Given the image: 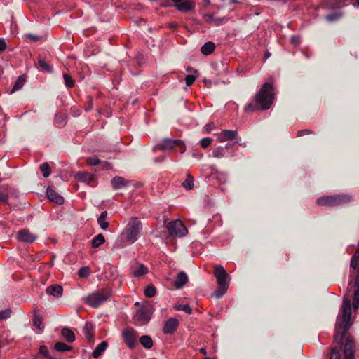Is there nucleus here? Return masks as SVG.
<instances>
[{"instance_id": "1", "label": "nucleus", "mask_w": 359, "mask_h": 359, "mask_svg": "<svg viewBox=\"0 0 359 359\" xmlns=\"http://www.w3.org/2000/svg\"><path fill=\"white\" fill-rule=\"evenodd\" d=\"M351 304L349 299L345 298L342 304L341 314L337 316L335 328L334 341L340 345L341 348L346 344L347 339H352L347 336L348 331L352 325L351 320Z\"/></svg>"}, {"instance_id": "2", "label": "nucleus", "mask_w": 359, "mask_h": 359, "mask_svg": "<svg viewBox=\"0 0 359 359\" xmlns=\"http://www.w3.org/2000/svg\"><path fill=\"white\" fill-rule=\"evenodd\" d=\"M274 93L272 84L265 83L259 93L255 97V100L245 107V112H252L257 110H266L273 102Z\"/></svg>"}, {"instance_id": "3", "label": "nucleus", "mask_w": 359, "mask_h": 359, "mask_svg": "<svg viewBox=\"0 0 359 359\" xmlns=\"http://www.w3.org/2000/svg\"><path fill=\"white\" fill-rule=\"evenodd\" d=\"M142 230L140 220L135 217H131L122 231L116 243L118 248H124L135 243L140 237Z\"/></svg>"}, {"instance_id": "4", "label": "nucleus", "mask_w": 359, "mask_h": 359, "mask_svg": "<svg viewBox=\"0 0 359 359\" xmlns=\"http://www.w3.org/2000/svg\"><path fill=\"white\" fill-rule=\"evenodd\" d=\"M214 275L216 278L218 287L215 290L214 295L216 298H221L227 291L229 283L227 282L228 274L222 265L215 266Z\"/></svg>"}, {"instance_id": "5", "label": "nucleus", "mask_w": 359, "mask_h": 359, "mask_svg": "<svg viewBox=\"0 0 359 359\" xmlns=\"http://www.w3.org/2000/svg\"><path fill=\"white\" fill-rule=\"evenodd\" d=\"M137 311L134 316V320L140 325L147 323L151 319L154 311L153 305L150 302H136Z\"/></svg>"}, {"instance_id": "6", "label": "nucleus", "mask_w": 359, "mask_h": 359, "mask_svg": "<svg viewBox=\"0 0 359 359\" xmlns=\"http://www.w3.org/2000/svg\"><path fill=\"white\" fill-rule=\"evenodd\" d=\"M110 296L111 293L109 291L102 290L90 294L83 299V302L93 308H97Z\"/></svg>"}, {"instance_id": "7", "label": "nucleus", "mask_w": 359, "mask_h": 359, "mask_svg": "<svg viewBox=\"0 0 359 359\" xmlns=\"http://www.w3.org/2000/svg\"><path fill=\"white\" fill-rule=\"evenodd\" d=\"M351 198L346 195L327 196L319 198L317 203L321 206H337L350 201Z\"/></svg>"}, {"instance_id": "8", "label": "nucleus", "mask_w": 359, "mask_h": 359, "mask_svg": "<svg viewBox=\"0 0 359 359\" xmlns=\"http://www.w3.org/2000/svg\"><path fill=\"white\" fill-rule=\"evenodd\" d=\"M180 147V152L184 153L186 147L184 143L178 139L172 140L170 138L163 139L160 143L157 144L155 148H158L162 151L170 150L175 147Z\"/></svg>"}, {"instance_id": "9", "label": "nucleus", "mask_w": 359, "mask_h": 359, "mask_svg": "<svg viewBox=\"0 0 359 359\" xmlns=\"http://www.w3.org/2000/svg\"><path fill=\"white\" fill-rule=\"evenodd\" d=\"M167 229L171 235H175L180 238L188 233L187 229L179 219L170 222L167 225Z\"/></svg>"}, {"instance_id": "10", "label": "nucleus", "mask_w": 359, "mask_h": 359, "mask_svg": "<svg viewBox=\"0 0 359 359\" xmlns=\"http://www.w3.org/2000/svg\"><path fill=\"white\" fill-rule=\"evenodd\" d=\"M122 335L124 341L128 345V346L130 348H134L136 345L137 339L138 337L137 332L131 327H127L123 330Z\"/></svg>"}, {"instance_id": "11", "label": "nucleus", "mask_w": 359, "mask_h": 359, "mask_svg": "<svg viewBox=\"0 0 359 359\" xmlns=\"http://www.w3.org/2000/svg\"><path fill=\"white\" fill-rule=\"evenodd\" d=\"M17 238L20 241L31 243L37 238V236L32 233L29 230L25 229L18 232Z\"/></svg>"}, {"instance_id": "12", "label": "nucleus", "mask_w": 359, "mask_h": 359, "mask_svg": "<svg viewBox=\"0 0 359 359\" xmlns=\"http://www.w3.org/2000/svg\"><path fill=\"white\" fill-rule=\"evenodd\" d=\"M175 7L182 12H187L194 9L195 4L189 0H172Z\"/></svg>"}, {"instance_id": "13", "label": "nucleus", "mask_w": 359, "mask_h": 359, "mask_svg": "<svg viewBox=\"0 0 359 359\" xmlns=\"http://www.w3.org/2000/svg\"><path fill=\"white\" fill-rule=\"evenodd\" d=\"M354 347V343L353 340L347 339L346 344L342 347V350L344 355L345 359H354V354L353 348Z\"/></svg>"}, {"instance_id": "14", "label": "nucleus", "mask_w": 359, "mask_h": 359, "mask_svg": "<svg viewBox=\"0 0 359 359\" xmlns=\"http://www.w3.org/2000/svg\"><path fill=\"white\" fill-rule=\"evenodd\" d=\"M237 137V132L236 130H223L219 137L217 138L219 142H224L228 140H233Z\"/></svg>"}, {"instance_id": "15", "label": "nucleus", "mask_w": 359, "mask_h": 359, "mask_svg": "<svg viewBox=\"0 0 359 359\" xmlns=\"http://www.w3.org/2000/svg\"><path fill=\"white\" fill-rule=\"evenodd\" d=\"M46 194H47L48 199L52 202H55L60 205H61L64 203L63 197L61 196L60 194H58L51 187H48L47 191H46Z\"/></svg>"}, {"instance_id": "16", "label": "nucleus", "mask_w": 359, "mask_h": 359, "mask_svg": "<svg viewBox=\"0 0 359 359\" xmlns=\"http://www.w3.org/2000/svg\"><path fill=\"white\" fill-rule=\"evenodd\" d=\"M179 321L176 318H170L165 322L163 332L166 334H172L177 328Z\"/></svg>"}, {"instance_id": "17", "label": "nucleus", "mask_w": 359, "mask_h": 359, "mask_svg": "<svg viewBox=\"0 0 359 359\" xmlns=\"http://www.w3.org/2000/svg\"><path fill=\"white\" fill-rule=\"evenodd\" d=\"M148 273V269L142 264H138L133 268V274L135 277L140 278Z\"/></svg>"}, {"instance_id": "18", "label": "nucleus", "mask_w": 359, "mask_h": 359, "mask_svg": "<svg viewBox=\"0 0 359 359\" xmlns=\"http://www.w3.org/2000/svg\"><path fill=\"white\" fill-rule=\"evenodd\" d=\"M46 292L55 297H60L62 294V287L59 285H52L47 287Z\"/></svg>"}, {"instance_id": "19", "label": "nucleus", "mask_w": 359, "mask_h": 359, "mask_svg": "<svg viewBox=\"0 0 359 359\" xmlns=\"http://www.w3.org/2000/svg\"><path fill=\"white\" fill-rule=\"evenodd\" d=\"M188 277L184 272H180L178 273L176 280L175 281V287L177 289L182 287L187 282Z\"/></svg>"}, {"instance_id": "20", "label": "nucleus", "mask_w": 359, "mask_h": 359, "mask_svg": "<svg viewBox=\"0 0 359 359\" xmlns=\"http://www.w3.org/2000/svg\"><path fill=\"white\" fill-rule=\"evenodd\" d=\"M61 334L65 340L68 342L72 343L75 340L74 333L72 330L68 327H64L61 330Z\"/></svg>"}, {"instance_id": "21", "label": "nucleus", "mask_w": 359, "mask_h": 359, "mask_svg": "<svg viewBox=\"0 0 359 359\" xmlns=\"http://www.w3.org/2000/svg\"><path fill=\"white\" fill-rule=\"evenodd\" d=\"M83 333L85 337L87 339L88 341H90L93 339V326L91 323H86L83 327Z\"/></svg>"}, {"instance_id": "22", "label": "nucleus", "mask_w": 359, "mask_h": 359, "mask_svg": "<svg viewBox=\"0 0 359 359\" xmlns=\"http://www.w3.org/2000/svg\"><path fill=\"white\" fill-rule=\"evenodd\" d=\"M215 48V45L212 41L206 42L201 48V53L205 55L211 54Z\"/></svg>"}, {"instance_id": "23", "label": "nucleus", "mask_w": 359, "mask_h": 359, "mask_svg": "<svg viewBox=\"0 0 359 359\" xmlns=\"http://www.w3.org/2000/svg\"><path fill=\"white\" fill-rule=\"evenodd\" d=\"M111 186L115 189H121L126 186V182L121 177H115L111 180Z\"/></svg>"}, {"instance_id": "24", "label": "nucleus", "mask_w": 359, "mask_h": 359, "mask_svg": "<svg viewBox=\"0 0 359 359\" xmlns=\"http://www.w3.org/2000/svg\"><path fill=\"white\" fill-rule=\"evenodd\" d=\"M108 344L106 341H102L97 346L93 352V356L94 358H98L100 356L104 351L106 350Z\"/></svg>"}, {"instance_id": "25", "label": "nucleus", "mask_w": 359, "mask_h": 359, "mask_svg": "<svg viewBox=\"0 0 359 359\" xmlns=\"http://www.w3.org/2000/svg\"><path fill=\"white\" fill-rule=\"evenodd\" d=\"M107 212L103 211L97 219V222L102 230H106L109 226V222L106 221Z\"/></svg>"}, {"instance_id": "26", "label": "nucleus", "mask_w": 359, "mask_h": 359, "mask_svg": "<svg viewBox=\"0 0 359 359\" xmlns=\"http://www.w3.org/2000/svg\"><path fill=\"white\" fill-rule=\"evenodd\" d=\"M140 344L147 349H149L153 346V340L149 335H143L140 338Z\"/></svg>"}, {"instance_id": "27", "label": "nucleus", "mask_w": 359, "mask_h": 359, "mask_svg": "<svg viewBox=\"0 0 359 359\" xmlns=\"http://www.w3.org/2000/svg\"><path fill=\"white\" fill-rule=\"evenodd\" d=\"M212 156L216 158H222L225 157L226 151L224 147L219 146L216 147L212 151Z\"/></svg>"}, {"instance_id": "28", "label": "nucleus", "mask_w": 359, "mask_h": 359, "mask_svg": "<svg viewBox=\"0 0 359 359\" xmlns=\"http://www.w3.org/2000/svg\"><path fill=\"white\" fill-rule=\"evenodd\" d=\"M33 324L34 327L39 329V332H42L43 330V325H42V318L40 315L35 313L33 318Z\"/></svg>"}, {"instance_id": "29", "label": "nucleus", "mask_w": 359, "mask_h": 359, "mask_svg": "<svg viewBox=\"0 0 359 359\" xmlns=\"http://www.w3.org/2000/svg\"><path fill=\"white\" fill-rule=\"evenodd\" d=\"M25 81H26L25 76H19L14 84V86L12 89V93L21 89L22 88V86H24Z\"/></svg>"}, {"instance_id": "30", "label": "nucleus", "mask_w": 359, "mask_h": 359, "mask_svg": "<svg viewBox=\"0 0 359 359\" xmlns=\"http://www.w3.org/2000/svg\"><path fill=\"white\" fill-rule=\"evenodd\" d=\"M355 286L357 287V290L354 294V299L353 302V307L357 309L359 306V280H355L354 282Z\"/></svg>"}, {"instance_id": "31", "label": "nucleus", "mask_w": 359, "mask_h": 359, "mask_svg": "<svg viewBox=\"0 0 359 359\" xmlns=\"http://www.w3.org/2000/svg\"><path fill=\"white\" fill-rule=\"evenodd\" d=\"M104 238L102 234L100 233L97 235L92 240V246L93 248H97L100 245H101L104 242Z\"/></svg>"}, {"instance_id": "32", "label": "nucleus", "mask_w": 359, "mask_h": 359, "mask_svg": "<svg viewBox=\"0 0 359 359\" xmlns=\"http://www.w3.org/2000/svg\"><path fill=\"white\" fill-rule=\"evenodd\" d=\"M8 198V187H0V202L6 203Z\"/></svg>"}, {"instance_id": "33", "label": "nucleus", "mask_w": 359, "mask_h": 359, "mask_svg": "<svg viewBox=\"0 0 359 359\" xmlns=\"http://www.w3.org/2000/svg\"><path fill=\"white\" fill-rule=\"evenodd\" d=\"M182 187L187 190H191L194 187V178L190 175H187V178L182 182Z\"/></svg>"}, {"instance_id": "34", "label": "nucleus", "mask_w": 359, "mask_h": 359, "mask_svg": "<svg viewBox=\"0 0 359 359\" xmlns=\"http://www.w3.org/2000/svg\"><path fill=\"white\" fill-rule=\"evenodd\" d=\"M55 349L57 351H67L71 349V346L67 345L63 342H57L55 344Z\"/></svg>"}, {"instance_id": "35", "label": "nucleus", "mask_w": 359, "mask_h": 359, "mask_svg": "<svg viewBox=\"0 0 359 359\" xmlns=\"http://www.w3.org/2000/svg\"><path fill=\"white\" fill-rule=\"evenodd\" d=\"M40 170L43 172L44 177H48L50 175V168L47 163H43L40 165Z\"/></svg>"}, {"instance_id": "36", "label": "nucleus", "mask_w": 359, "mask_h": 359, "mask_svg": "<svg viewBox=\"0 0 359 359\" xmlns=\"http://www.w3.org/2000/svg\"><path fill=\"white\" fill-rule=\"evenodd\" d=\"M156 290L154 286L149 285L144 290V294L147 297H153L156 294Z\"/></svg>"}, {"instance_id": "37", "label": "nucleus", "mask_w": 359, "mask_h": 359, "mask_svg": "<svg viewBox=\"0 0 359 359\" xmlns=\"http://www.w3.org/2000/svg\"><path fill=\"white\" fill-rule=\"evenodd\" d=\"M175 309L177 311H183L188 314L191 313V309L188 304H179L175 306Z\"/></svg>"}, {"instance_id": "38", "label": "nucleus", "mask_w": 359, "mask_h": 359, "mask_svg": "<svg viewBox=\"0 0 359 359\" xmlns=\"http://www.w3.org/2000/svg\"><path fill=\"white\" fill-rule=\"evenodd\" d=\"M351 267L355 271V280H359V264L358 263V260H354L351 259Z\"/></svg>"}, {"instance_id": "39", "label": "nucleus", "mask_w": 359, "mask_h": 359, "mask_svg": "<svg viewBox=\"0 0 359 359\" xmlns=\"http://www.w3.org/2000/svg\"><path fill=\"white\" fill-rule=\"evenodd\" d=\"M12 311L10 308L0 311V320H6L11 317Z\"/></svg>"}, {"instance_id": "40", "label": "nucleus", "mask_w": 359, "mask_h": 359, "mask_svg": "<svg viewBox=\"0 0 359 359\" xmlns=\"http://www.w3.org/2000/svg\"><path fill=\"white\" fill-rule=\"evenodd\" d=\"M63 78L65 82V85L69 87L72 88L74 86V81L72 79V76L67 74H63Z\"/></svg>"}, {"instance_id": "41", "label": "nucleus", "mask_w": 359, "mask_h": 359, "mask_svg": "<svg viewBox=\"0 0 359 359\" xmlns=\"http://www.w3.org/2000/svg\"><path fill=\"white\" fill-rule=\"evenodd\" d=\"M39 65L43 70H45L48 72L51 71L50 67L46 62L45 60L42 59L39 60Z\"/></svg>"}, {"instance_id": "42", "label": "nucleus", "mask_w": 359, "mask_h": 359, "mask_svg": "<svg viewBox=\"0 0 359 359\" xmlns=\"http://www.w3.org/2000/svg\"><path fill=\"white\" fill-rule=\"evenodd\" d=\"M55 122L60 125H64L66 122L65 116L63 114H56L55 116Z\"/></svg>"}, {"instance_id": "43", "label": "nucleus", "mask_w": 359, "mask_h": 359, "mask_svg": "<svg viewBox=\"0 0 359 359\" xmlns=\"http://www.w3.org/2000/svg\"><path fill=\"white\" fill-rule=\"evenodd\" d=\"M341 13L337 12L330 15H327L326 16V19L327 21L332 22L334 20L339 19L341 17Z\"/></svg>"}, {"instance_id": "44", "label": "nucleus", "mask_w": 359, "mask_h": 359, "mask_svg": "<svg viewBox=\"0 0 359 359\" xmlns=\"http://www.w3.org/2000/svg\"><path fill=\"white\" fill-rule=\"evenodd\" d=\"M212 141V140L210 137L203 138L200 142L201 147L206 148L211 144Z\"/></svg>"}, {"instance_id": "45", "label": "nucleus", "mask_w": 359, "mask_h": 359, "mask_svg": "<svg viewBox=\"0 0 359 359\" xmlns=\"http://www.w3.org/2000/svg\"><path fill=\"white\" fill-rule=\"evenodd\" d=\"M87 163L90 165H97L100 163V161L96 156H93L87 158Z\"/></svg>"}, {"instance_id": "46", "label": "nucleus", "mask_w": 359, "mask_h": 359, "mask_svg": "<svg viewBox=\"0 0 359 359\" xmlns=\"http://www.w3.org/2000/svg\"><path fill=\"white\" fill-rule=\"evenodd\" d=\"M90 274V271L88 267H83L79 271V276L81 278H86Z\"/></svg>"}, {"instance_id": "47", "label": "nucleus", "mask_w": 359, "mask_h": 359, "mask_svg": "<svg viewBox=\"0 0 359 359\" xmlns=\"http://www.w3.org/2000/svg\"><path fill=\"white\" fill-rule=\"evenodd\" d=\"M196 77L194 75L189 74L185 77V82L187 86H190L195 81Z\"/></svg>"}, {"instance_id": "48", "label": "nucleus", "mask_w": 359, "mask_h": 359, "mask_svg": "<svg viewBox=\"0 0 359 359\" xmlns=\"http://www.w3.org/2000/svg\"><path fill=\"white\" fill-rule=\"evenodd\" d=\"M204 18L206 20V21H208V22H212L215 25H218L220 24V20H214L212 15L206 14V15H204Z\"/></svg>"}, {"instance_id": "49", "label": "nucleus", "mask_w": 359, "mask_h": 359, "mask_svg": "<svg viewBox=\"0 0 359 359\" xmlns=\"http://www.w3.org/2000/svg\"><path fill=\"white\" fill-rule=\"evenodd\" d=\"M76 177L82 181H86L90 178V175L88 173H79L76 175Z\"/></svg>"}, {"instance_id": "50", "label": "nucleus", "mask_w": 359, "mask_h": 359, "mask_svg": "<svg viewBox=\"0 0 359 359\" xmlns=\"http://www.w3.org/2000/svg\"><path fill=\"white\" fill-rule=\"evenodd\" d=\"M330 359H341L340 353L338 351L333 349L330 353Z\"/></svg>"}, {"instance_id": "51", "label": "nucleus", "mask_w": 359, "mask_h": 359, "mask_svg": "<svg viewBox=\"0 0 359 359\" xmlns=\"http://www.w3.org/2000/svg\"><path fill=\"white\" fill-rule=\"evenodd\" d=\"M39 353L46 357L48 356V350L45 346H40Z\"/></svg>"}, {"instance_id": "52", "label": "nucleus", "mask_w": 359, "mask_h": 359, "mask_svg": "<svg viewBox=\"0 0 359 359\" xmlns=\"http://www.w3.org/2000/svg\"><path fill=\"white\" fill-rule=\"evenodd\" d=\"M291 42H292V44L297 46V45H298L299 43L300 39L297 36H292L291 37Z\"/></svg>"}, {"instance_id": "53", "label": "nucleus", "mask_w": 359, "mask_h": 359, "mask_svg": "<svg viewBox=\"0 0 359 359\" xmlns=\"http://www.w3.org/2000/svg\"><path fill=\"white\" fill-rule=\"evenodd\" d=\"M26 36L29 39H30V41H36L39 40V36H38L36 35L28 34L26 35Z\"/></svg>"}, {"instance_id": "54", "label": "nucleus", "mask_w": 359, "mask_h": 359, "mask_svg": "<svg viewBox=\"0 0 359 359\" xmlns=\"http://www.w3.org/2000/svg\"><path fill=\"white\" fill-rule=\"evenodd\" d=\"M6 48V43L5 41L2 39H0V52L4 51Z\"/></svg>"}, {"instance_id": "55", "label": "nucleus", "mask_w": 359, "mask_h": 359, "mask_svg": "<svg viewBox=\"0 0 359 359\" xmlns=\"http://www.w3.org/2000/svg\"><path fill=\"white\" fill-rule=\"evenodd\" d=\"M310 133H311V132L309 130H307V129L302 130L298 131L297 136H302L304 135L310 134Z\"/></svg>"}, {"instance_id": "56", "label": "nucleus", "mask_w": 359, "mask_h": 359, "mask_svg": "<svg viewBox=\"0 0 359 359\" xmlns=\"http://www.w3.org/2000/svg\"><path fill=\"white\" fill-rule=\"evenodd\" d=\"M215 128V125L213 123H208L205 126V129L206 132H210Z\"/></svg>"}, {"instance_id": "57", "label": "nucleus", "mask_w": 359, "mask_h": 359, "mask_svg": "<svg viewBox=\"0 0 359 359\" xmlns=\"http://www.w3.org/2000/svg\"><path fill=\"white\" fill-rule=\"evenodd\" d=\"M353 259L354 260H358L359 259V250L358 249L355 254L353 255V257H352Z\"/></svg>"}, {"instance_id": "58", "label": "nucleus", "mask_w": 359, "mask_h": 359, "mask_svg": "<svg viewBox=\"0 0 359 359\" xmlns=\"http://www.w3.org/2000/svg\"><path fill=\"white\" fill-rule=\"evenodd\" d=\"M165 159V156H162L161 158H156L154 160V162L156 163H159V162H161L163 161H164Z\"/></svg>"}, {"instance_id": "59", "label": "nucleus", "mask_w": 359, "mask_h": 359, "mask_svg": "<svg viewBox=\"0 0 359 359\" xmlns=\"http://www.w3.org/2000/svg\"><path fill=\"white\" fill-rule=\"evenodd\" d=\"M200 352H201V353L204 354V355H205V354H206V350H205V348H201L200 349Z\"/></svg>"}, {"instance_id": "60", "label": "nucleus", "mask_w": 359, "mask_h": 359, "mask_svg": "<svg viewBox=\"0 0 359 359\" xmlns=\"http://www.w3.org/2000/svg\"><path fill=\"white\" fill-rule=\"evenodd\" d=\"M231 146H232V144L229 143V144H226V146L224 148H225V150H226V149L230 148Z\"/></svg>"}, {"instance_id": "61", "label": "nucleus", "mask_w": 359, "mask_h": 359, "mask_svg": "<svg viewBox=\"0 0 359 359\" xmlns=\"http://www.w3.org/2000/svg\"><path fill=\"white\" fill-rule=\"evenodd\" d=\"M354 6H359V0H356V2L353 3Z\"/></svg>"}, {"instance_id": "62", "label": "nucleus", "mask_w": 359, "mask_h": 359, "mask_svg": "<svg viewBox=\"0 0 359 359\" xmlns=\"http://www.w3.org/2000/svg\"><path fill=\"white\" fill-rule=\"evenodd\" d=\"M105 164H106V168H107V169L110 168V165H109V163H106Z\"/></svg>"}, {"instance_id": "63", "label": "nucleus", "mask_w": 359, "mask_h": 359, "mask_svg": "<svg viewBox=\"0 0 359 359\" xmlns=\"http://www.w3.org/2000/svg\"><path fill=\"white\" fill-rule=\"evenodd\" d=\"M270 56V53H266V57H269Z\"/></svg>"}, {"instance_id": "64", "label": "nucleus", "mask_w": 359, "mask_h": 359, "mask_svg": "<svg viewBox=\"0 0 359 359\" xmlns=\"http://www.w3.org/2000/svg\"><path fill=\"white\" fill-rule=\"evenodd\" d=\"M204 359H215V358H211L206 357Z\"/></svg>"}]
</instances>
